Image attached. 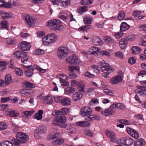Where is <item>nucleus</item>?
I'll return each instance as SVG.
<instances>
[{
    "instance_id": "58",
    "label": "nucleus",
    "mask_w": 146,
    "mask_h": 146,
    "mask_svg": "<svg viewBox=\"0 0 146 146\" xmlns=\"http://www.w3.org/2000/svg\"><path fill=\"white\" fill-rule=\"evenodd\" d=\"M54 100L57 103H61V100L62 99V97L61 96H54Z\"/></svg>"
},
{
    "instance_id": "24",
    "label": "nucleus",
    "mask_w": 146,
    "mask_h": 146,
    "mask_svg": "<svg viewBox=\"0 0 146 146\" xmlns=\"http://www.w3.org/2000/svg\"><path fill=\"white\" fill-rule=\"evenodd\" d=\"M106 134L107 136L110 138V141L112 142H114L115 141L116 138L115 133L113 132L107 131Z\"/></svg>"
},
{
    "instance_id": "13",
    "label": "nucleus",
    "mask_w": 146,
    "mask_h": 146,
    "mask_svg": "<svg viewBox=\"0 0 146 146\" xmlns=\"http://www.w3.org/2000/svg\"><path fill=\"white\" fill-rule=\"evenodd\" d=\"M123 78V76L122 75L116 76L111 79L110 82L112 84H115L121 82Z\"/></svg>"
},
{
    "instance_id": "1",
    "label": "nucleus",
    "mask_w": 146,
    "mask_h": 146,
    "mask_svg": "<svg viewBox=\"0 0 146 146\" xmlns=\"http://www.w3.org/2000/svg\"><path fill=\"white\" fill-rule=\"evenodd\" d=\"M99 64L101 66V70L103 72L102 74L103 76L106 78H109V77L108 74L112 71V68L110 67L108 64L105 63L104 61H101L99 63Z\"/></svg>"
},
{
    "instance_id": "42",
    "label": "nucleus",
    "mask_w": 146,
    "mask_h": 146,
    "mask_svg": "<svg viewBox=\"0 0 146 146\" xmlns=\"http://www.w3.org/2000/svg\"><path fill=\"white\" fill-rule=\"evenodd\" d=\"M75 90L76 89L72 87H69L65 89V91L66 94H68L70 93H73Z\"/></svg>"
},
{
    "instance_id": "47",
    "label": "nucleus",
    "mask_w": 146,
    "mask_h": 146,
    "mask_svg": "<svg viewBox=\"0 0 146 146\" xmlns=\"http://www.w3.org/2000/svg\"><path fill=\"white\" fill-rule=\"evenodd\" d=\"M93 1V0H81V3L83 5H86L89 4H92Z\"/></svg>"
},
{
    "instance_id": "36",
    "label": "nucleus",
    "mask_w": 146,
    "mask_h": 146,
    "mask_svg": "<svg viewBox=\"0 0 146 146\" xmlns=\"http://www.w3.org/2000/svg\"><path fill=\"white\" fill-rule=\"evenodd\" d=\"M132 54L134 55L138 54L140 53L141 50L139 47L137 46H133L132 48Z\"/></svg>"
},
{
    "instance_id": "16",
    "label": "nucleus",
    "mask_w": 146,
    "mask_h": 146,
    "mask_svg": "<svg viewBox=\"0 0 146 146\" xmlns=\"http://www.w3.org/2000/svg\"><path fill=\"white\" fill-rule=\"evenodd\" d=\"M24 19L27 23V24L30 26L32 27L34 25V22L33 18L29 15H26L24 17Z\"/></svg>"
},
{
    "instance_id": "8",
    "label": "nucleus",
    "mask_w": 146,
    "mask_h": 146,
    "mask_svg": "<svg viewBox=\"0 0 146 146\" xmlns=\"http://www.w3.org/2000/svg\"><path fill=\"white\" fill-rule=\"evenodd\" d=\"M71 84L72 86H74L75 85L77 86L78 91L83 93L84 92L85 85L83 83L80 82H78L75 80H72L71 81Z\"/></svg>"
},
{
    "instance_id": "15",
    "label": "nucleus",
    "mask_w": 146,
    "mask_h": 146,
    "mask_svg": "<svg viewBox=\"0 0 146 146\" xmlns=\"http://www.w3.org/2000/svg\"><path fill=\"white\" fill-rule=\"evenodd\" d=\"M136 92L141 95H146V86H140L136 89Z\"/></svg>"
},
{
    "instance_id": "33",
    "label": "nucleus",
    "mask_w": 146,
    "mask_h": 146,
    "mask_svg": "<svg viewBox=\"0 0 146 146\" xmlns=\"http://www.w3.org/2000/svg\"><path fill=\"white\" fill-rule=\"evenodd\" d=\"M18 132L17 133L16 136V138H14L11 140L13 146H18Z\"/></svg>"
},
{
    "instance_id": "55",
    "label": "nucleus",
    "mask_w": 146,
    "mask_h": 146,
    "mask_svg": "<svg viewBox=\"0 0 146 146\" xmlns=\"http://www.w3.org/2000/svg\"><path fill=\"white\" fill-rule=\"evenodd\" d=\"M90 105L94 106L96 104H98V99L96 98H94L92 99L90 103Z\"/></svg>"
},
{
    "instance_id": "28",
    "label": "nucleus",
    "mask_w": 146,
    "mask_h": 146,
    "mask_svg": "<svg viewBox=\"0 0 146 146\" xmlns=\"http://www.w3.org/2000/svg\"><path fill=\"white\" fill-rule=\"evenodd\" d=\"M12 13H11L7 12L4 11H1V16L3 19H7L11 17Z\"/></svg>"
},
{
    "instance_id": "21",
    "label": "nucleus",
    "mask_w": 146,
    "mask_h": 146,
    "mask_svg": "<svg viewBox=\"0 0 146 146\" xmlns=\"http://www.w3.org/2000/svg\"><path fill=\"white\" fill-rule=\"evenodd\" d=\"M100 49L98 48L93 46L90 49L89 51L91 52L90 53L91 54L94 55L95 56H97L98 53L100 51Z\"/></svg>"
},
{
    "instance_id": "29",
    "label": "nucleus",
    "mask_w": 146,
    "mask_h": 146,
    "mask_svg": "<svg viewBox=\"0 0 146 146\" xmlns=\"http://www.w3.org/2000/svg\"><path fill=\"white\" fill-rule=\"evenodd\" d=\"M54 120L59 123H65L66 120V118L64 116H58L54 118Z\"/></svg>"
},
{
    "instance_id": "60",
    "label": "nucleus",
    "mask_w": 146,
    "mask_h": 146,
    "mask_svg": "<svg viewBox=\"0 0 146 146\" xmlns=\"http://www.w3.org/2000/svg\"><path fill=\"white\" fill-rule=\"evenodd\" d=\"M115 55L116 56L118 57L120 59H122L124 55L121 52H117L115 53Z\"/></svg>"
},
{
    "instance_id": "63",
    "label": "nucleus",
    "mask_w": 146,
    "mask_h": 146,
    "mask_svg": "<svg viewBox=\"0 0 146 146\" xmlns=\"http://www.w3.org/2000/svg\"><path fill=\"white\" fill-rule=\"evenodd\" d=\"M92 67L93 68L94 70V71L98 74L100 72L99 70V67L97 66V65H92Z\"/></svg>"
},
{
    "instance_id": "20",
    "label": "nucleus",
    "mask_w": 146,
    "mask_h": 146,
    "mask_svg": "<svg viewBox=\"0 0 146 146\" xmlns=\"http://www.w3.org/2000/svg\"><path fill=\"white\" fill-rule=\"evenodd\" d=\"M83 92L79 91L72 95L73 100L75 101H77L80 100L83 95Z\"/></svg>"
},
{
    "instance_id": "37",
    "label": "nucleus",
    "mask_w": 146,
    "mask_h": 146,
    "mask_svg": "<svg viewBox=\"0 0 146 146\" xmlns=\"http://www.w3.org/2000/svg\"><path fill=\"white\" fill-rule=\"evenodd\" d=\"M68 129H67L68 134L69 135L74 134L75 132V129L70 124H69Z\"/></svg>"
},
{
    "instance_id": "50",
    "label": "nucleus",
    "mask_w": 146,
    "mask_h": 146,
    "mask_svg": "<svg viewBox=\"0 0 146 146\" xmlns=\"http://www.w3.org/2000/svg\"><path fill=\"white\" fill-rule=\"evenodd\" d=\"M125 13L123 11H121L119 14L118 18L119 20L123 19L125 17Z\"/></svg>"
},
{
    "instance_id": "4",
    "label": "nucleus",
    "mask_w": 146,
    "mask_h": 146,
    "mask_svg": "<svg viewBox=\"0 0 146 146\" xmlns=\"http://www.w3.org/2000/svg\"><path fill=\"white\" fill-rule=\"evenodd\" d=\"M57 37L56 35L54 33H49L45 37L42 38V40L43 43L47 42L50 43L56 41Z\"/></svg>"
},
{
    "instance_id": "38",
    "label": "nucleus",
    "mask_w": 146,
    "mask_h": 146,
    "mask_svg": "<svg viewBox=\"0 0 146 146\" xmlns=\"http://www.w3.org/2000/svg\"><path fill=\"white\" fill-rule=\"evenodd\" d=\"M64 142V141L63 139L60 138L54 141L52 143L54 145L57 146L62 144Z\"/></svg>"
},
{
    "instance_id": "53",
    "label": "nucleus",
    "mask_w": 146,
    "mask_h": 146,
    "mask_svg": "<svg viewBox=\"0 0 146 146\" xmlns=\"http://www.w3.org/2000/svg\"><path fill=\"white\" fill-rule=\"evenodd\" d=\"M81 127H87L90 126V122L86 121H82Z\"/></svg>"
},
{
    "instance_id": "57",
    "label": "nucleus",
    "mask_w": 146,
    "mask_h": 146,
    "mask_svg": "<svg viewBox=\"0 0 146 146\" xmlns=\"http://www.w3.org/2000/svg\"><path fill=\"white\" fill-rule=\"evenodd\" d=\"M2 146H13L10 142L8 141H5L2 143Z\"/></svg>"
},
{
    "instance_id": "40",
    "label": "nucleus",
    "mask_w": 146,
    "mask_h": 146,
    "mask_svg": "<svg viewBox=\"0 0 146 146\" xmlns=\"http://www.w3.org/2000/svg\"><path fill=\"white\" fill-rule=\"evenodd\" d=\"M41 99L42 100L44 101L47 100L46 103L48 104H51L53 101L52 98H50V97L48 96H43L41 98Z\"/></svg>"
},
{
    "instance_id": "59",
    "label": "nucleus",
    "mask_w": 146,
    "mask_h": 146,
    "mask_svg": "<svg viewBox=\"0 0 146 146\" xmlns=\"http://www.w3.org/2000/svg\"><path fill=\"white\" fill-rule=\"evenodd\" d=\"M8 106L7 104H2L0 105V110L4 111L8 109Z\"/></svg>"
},
{
    "instance_id": "19",
    "label": "nucleus",
    "mask_w": 146,
    "mask_h": 146,
    "mask_svg": "<svg viewBox=\"0 0 146 146\" xmlns=\"http://www.w3.org/2000/svg\"><path fill=\"white\" fill-rule=\"evenodd\" d=\"M92 42L94 45H102L103 44V42L102 40L99 37L95 36L93 37Z\"/></svg>"
},
{
    "instance_id": "2",
    "label": "nucleus",
    "mask_w": 146,
    "mask_h": 146,
    "mask_svg": "<svg viewBox=\"0 0 146 146\" xmlns=\"http://www.w3.org/2000/svg\"><path fill=\"white\" fill-rule=\"evenodd\" d=\"M47 25L50 30L57 31L61 29L62 23L59 20L54 19L49 20L48 22Z\"/></svg>"
},
{
    "instance_id": "23",
    "label": "nucleus",
    "mask_w": 146,
    "mask_h": 146,
    "mask_svg": "<svg viewBox=\"0 0 146 146\" xmlns=\"http://www.w3.org/2000/svg\"><path fill=\"white\" fill-rule=\"evenodd\" d=\"M6 113L7 116L12 117H16L18 115L17 111L12 110H9Z\"/></svg>"
},
{
    "instance_id": "7",
    "label": "nucleus",
    "mask_w": 146,
    "mask_h": 146,
    "mask_svg": "<svg viewBox=\"0 0 146 146\" xmlns=\"http://www.w3.org/2000/svg\"><path fill=\"white\" fill-rule=\"evenodd\" d=\"M29 136L26 133L19 132V143H26L29 140Z\"/></svg>"
},
{
    "instance_id": "44",
    "label": "nucleus",
    "mask_w": 146,
    "mask_h": 146,
    "mask_svg": "<svg viewBox=\"0 0 146 146\" xmlns=\"http://www.w3.org/2000/svg\"><path fill=\"white\" fill-rule=\"evenodd\" d=\"M59 17L61 19L64 20H67L69 18L68 16L66 13H60Z\"/></svg>"
},
{
    "instance_id": "51",
    "label": "nucleus",
    "mask_w": 146,
    "mask_h": 146,
    "mask_svg": "<svg viewBox=\"0 0 146 146\" xmlns=\"http://www.w3.org/2000/svg\"><path fill=\"white\" fill-rule=\"evenodd\" d=\"M115 108L113 106V104L111 105L109 108V109L110 110V115H112L114 114L115 112Z\"/></svg>"
},
{
    "instance_id": "61",
    "label": "nucleus",
    "mask_w": 146,
    "mask_h": 146,
    "mask_svg": "<svg viewBox=\"0 0 146 146\" xmlns=\"http://www.w3.org/2000/svg\"><path fill=\"white\" fill-rule=\"evenodd\" d=\"M100 54L101 56L106 55L108 56H110V53L108 52L106 50L102 51L100 52Z\"/></svg>"
},
{
    "instance_id": "48",
    "label": "nucleus",
    "mask_w": 146,
    "mask_h": 146,
    "mask_svg": "<svg viewBox=\"0 0 146 146\" xmlns=\"http://www.w3.org/2000/svg\"><path fill=\"white\" fill-rule=\"evenodd\" d=\"M92 20V19L89 17L86 16L84 17V23L86 24H90L91 21Z\"/></svg>"
},
{
    "instance_id": "26",
    "label": "nucleus",
    "mask_w": 146,
    "mask_h": 146,
    "mask_svg": "<svg viewBox=\"0 0 146 146\" xmlns=\"http://www.w3.org/2000/svg\"><path fill=\"white\" fill-rule=\"evenodd\" d=\"M60 6L62 7L67 8L70 5V0H59Z\"/></svg>"
},
{
    "instance_id": "54",
    "label": "nucleus",
    "mask_w": 146,
    "mask_h": 146,
    "mask_svg": "<svg viewBox=\"0 0 146 146\" xmlns=\"http://www.w3.org/2000/svg\"><path fill=\"white\" fill-rule=\"evenodd\" d=\"M7 43L8 44H13L15 43L16 41L10 38H7L6 39Z\"/></svg>"
},
{
    "instance_id": "52",
    "label": "nucleus",
    "mask_w": 146,
    "mask_h": 146,
    "mask_svg": "<svg viewBox=\"0 0 146 146\" xmlns=\"http://www.w3.org/2000/svg\"><path fill=\"white\" fill-rule=\"evenodd\" d=\"M92 121L96 120H99L100 119V117L98 115L93 114L91 115Z\"/></svg>"
},
{
    "instance_id": "14",
    "label": "nucleus",
    "mask_w": 146,
    "mask_h": 146,
    "mask_svg": "<svg viewBox=\"0 0 146 146\" xmlns=\"http://www.w3.org/2000/svg\"><path fill=\"white\" fill-rule=\"evenodd\" d=\"M77 60L78 57L75 54L68 56L66 59L67 63L69 64H75V63Z\"/></svg>"
},
{
    "instance_id": "25",
    "label": "nucleus",
    "mask_w": 146,
    "mask_h": 146,
    "mask_svg": "<svg viewBox=\"0 0 146 146\" xmlns=\"http://www.w3.org/2000/svg\"><path fill=\"white\" fill-rule=\"evenodd\" d=\"M71 101L70 99L68 97L62 98L61 101V104L63 106H68L70 105Z\"/></svg>"
},
{
    "instance_id": "41",
    "label": "nucleus",
    "mask_w": 146,
    "mask_h": 146,
    "mask_svg": "<svg viewBox=\"0 0 146 146\" xmlns=\"http://www.w3.org/2000/svg\"><path fill=\"white\" fill-rule=\"evenodd\" d=\"M1 3H2L0 5V7H5L6 8L11 7L12 5L11 3L9 2L5 1V0H4L3 2H1Z\"/></svg>"
},
{
    "instance_id": "6",
    "label": "nucleus",
    "mask_w": 146,
    "mask_h": 146,
    "mask_svg": "<svg viewBox=\"0 0 146 146\" xmlns=\"http://www.w3.org/2000/svg\"><path fill=\"white\" fill-rule=\"evenodd\" d=\"M68 50L66 47H59L58 48V57L60 59H63L68 54Z\"/></svg>"
},
{
    "instance_id": "62",
    "label": "nucleus",
    "mask_w": 146,
    "mask_h": 146,
    "mask_svg": "<svg viewBox=\"0 0 146 146\" xmlns=\"http://www.w3.org/2000/svg\"><path fill=\"white\" fill-rule=\"evenodd\" d=\"M110 112V109H109V108H108L104 111H102V113L105 115L108 116L110 115V113H109Z\"/></svg>"
},
{
    "instance_id": "11",
    "label": "nucleus",
    "mask_w": 146,
    "mask_h": 146,
    "mask_svg": "<svg viewBox=\"0 0 146 146\" xmlns=\"http://www.w3.org/2000/svg\"><path fill=\"white\" fill-rule=\"evenodd\" d=\"M19 54L20 55H19V60L21 59V61L23 63L26 64L29 58L27 53L21 50H19Z\"/></svg>"
},
{
    "instance_id": "43",
    "label": "nucleus",
    "mask_w": 146,
    "mask_h": 146,
    "mask_svg": "<svg viewBox=\"0 0 146 146\" xmlns=\"http://www.w3.org/2000/svg\"><path fill=\"white\" fill-rule=\"evenodd\" d=\"M1 28L2 29H5L7 30H8L9 24L7 21H2L1 23Z\"/></svg>"
},
{
    "instance_id": "35",
    "label": "nucleus",
    "mask_w": 146,
    "mask_h": 146,
    "mask_svg": "<svg viewBox=\"0 0 146 146\" xmlns=\"http://www.w3.org/2000/svg\"><path fill=\"white\" fill-rule=\"evenodd\" d=\"M145 141L142 139H139L134 143L135 146H142L145 143Z\"/></svg>"
},
{
    "instance_id": "12",
    "label": "nucleus",
    "mask_w": 146,
    "mask_h": 146,
    "mask_svg": "<svg viewBox=\"0 0 146 146\" xmlns=\"http://www.w3.org/2000/svg\"><path fill=\"white\" fill-rule=\"evenodd\" d=\"M31 47V45L29 43L25 41H22L19 44V48L23 50H28Z\"/></svg>"
},
{
    "instance_id": "64",
    "label": "nucleus",
    "mask_w": 146,
    "mask_h": 146,
    "mask_svg": "<svg viewBox=\"0 0 146 146\" xmlns=\"http://www.w3.org/2000/svg\"><path fill=\"white\" fill-rule=\"evenodd\" d=\"M136 62V60L133 57H132L130 58L128 60V62L131 64H133L135 63Z\"/></svg>"
},
{
    "instance_id": "30",
    "label": "nucleus",
    "mask_w": 146,
    "mask_h": 146,
    "mask_svg": "<svg viewBox=\"0 0 146 146\" xmlns=\"http://www.w3.org/2000/svg\"><path fill=\"white\" fill-rule=\"evenodd\" d=\"M130 26L125 22H122L120 26V30L121 32H123L128 29Z\"/></svg>"
},
{
    "instance_id": "9",
    "label": "nucleus",
    "mask_w": 146,
    "mask_h": 146,
    "mask_svg": "<svg viewBox=\"0 0 146 146\" xmlns=\"http://www.w3.org/2000/svg\"><path fill=\"white\" fill-rule=\"evenodd\" d=\"M19 92L22 96L25 97L29 96H33L34 91L32 89H23L20 90Z\"/></svg>"
},
{
    "instance_id": "32",
    "label": "nucleus",
    "mask_w": 146,
    "mask_h": 146,
    "mask_svg": "<svg viewBox=\"0 0 146 146\" xmlns=\"http://www.w3.org/2000/svg\"><path fill=\"white\" fill-rule=\"evenodd\" d=\"M113 106L115 108L121 110H124L125 109V106L121 103H115L113 104Z\"/></svg>"
},
{
    "instance_id": "34",
    "label": "nucleus",
    "mask_w": 146,
    "mask_h": 146,
    "mask_svg": "<svg viewBox=\"0 0 146 146\" xmlns=\"http://www.w3.org/2000/svg\"><path fill=\"white\" fill-rule=\"evenodd\" d=\"M12 81V80L11 75L9 74H6L5 76V82H4L5 84L8 85L11 83Z\"/></svg>"
},
{
    "instance_id": "39",
    "label": "nucleus",
    "mask_w": 146,
    "mask_h": 146,
    "mask_svg": "<svg viewBox=\"0 0 146 146\" xmlns=\"http://www.w3.org/2000/svg\"><path fill=\"white\" fill-rule=\"evenodd\" d=\"M35 129L36 130V131H38L39 132L42 134L45 133L46 130V127L43 125H41L37 127Z\"/></svg>"
},
{
    "instance_id": "10",
    "label": "nucleus",
    "mask_w": 146,
    "mask_h": 146,
    "mask_svg": "<svg viewBox=\"0 0 146 146\" xmlns=\"http://www.w3.org/2000/svg\"><path fill=\"white\" fill-rule=\"evenodd\" d=\"M80 111L81 114L83 117L90 115L92 112L91 108L88 106H85L82 107Z\"/></svg>"
},
{
    "instance_id": "27",
    "label": "nucleus",
    "mask_w": 146,
    "mask_h": 146,
    "mask_svg": "<svg viewBox=\"0 0 146 146\" xmlns=\"http://www.w3.org/2000/svg\"><path fill=\"white\" fill-rule=\"evenodd\" d=\"M23 86L25 88H33L35 87L34 84L27 81L24 82L22 83Z\"/></svg>"
},
{
    "instance_id": "45",
    "label": "nucleus",
    "mask_w": 146,
    "mask_h": 146,
    "mask_svg": "<svg viewBox=\"0 0 146 146\" xmlns=\"http://www.w3.org/2000/svg\"><path fill=\"white\" fill-rule=\"evenodd\" d=\"M104 40L105 42L107 43H113L114 42V40L112 38L107 36H104Z\"/></svg>"
},
{
    "instance_id": "3",
    "label": "nucleus",
    "mask_w": 146,
    "mask_h": 146,
    "mask_svg": "<svg viewBox=\"0 0 146 146\" xmlns=\"http://www.w3.org/2000/svg\"><path fill=\"white\" fill-rule=\"evenodd\" d=\"M34 68L37 69L42 73H44L46 71V69H43L37 65H35L33 67V66L25 71V74L27 77H30L32 76L33 74V72L34 70Z\"/></svg>"
},
{
    "instance_id": "56",
    "label": "nucleus",
    "mask_w": 146,
    "mask_h": 146,
    "mask_svg": "<svg viewBox=\"0 0 146 146\" xmlns=\"http://www.w3.org/2000/svg\"><path fill=\"white\" fill-rule=\"evenodd\" d=\"M35 54L37 55H40L43 54L44 52L41 49H38L35 51Z\"/></svg>"
},
{
    "instance_id": "22",
    "label": "nucleus",
    "mask_w": 146,
    "mask_h": 146,
    "mask_svg": "<svg viewBox=\"0 0 146 146\" xmlns=\"http://www.w3.org/2000/svg\"><path fill=\"white\" fill-rule=\"evenodd\" d=\"M128 40L127 38H122L120 40L119 45L122 49H124L127 45Z\"/></svg>"
},
{
    "instance_id": "17",
    "label": "nucleus",
    "mask_w": 146,
    "mask_h": 146,
    "mask_svg": "<svg viewBox=\"0 0 146 146\" xmlns=\"http://www.w3.org/2000/svg\"><path fill=\"white\" fill-rule=\"evenodd\" d=\"M60 76H62V77H60V82L61 83V85L63 86H66L69 85V83L66 81L64 78L67 79V76L64 74H61L60 75Z\"/></svg>"
},
{
    "instance_id": "5",
    "label": "nucleus",
    "mask_w": 146,
    "mask_h": 146,
    "mask_svg": "<svg viewBox=\"0 0 146 146\" xmlns=\"http://www.w3.org/2000/svg\"><path fill=\"white\" fill-rule=\"evenodd\" d=\"M68 68L70 70L69 73V77L70 79H73L77 77V73L79 72V68L77 66H69Z\"/></svg>"
},
{
    "instance_id": "46",
    "label": "nucleus",
    "mask_w": 146,
    "mask_h": 146,
    "mask_svg": "<svg viewBox=\"0 0 146 146\" xmlns=\"http://www.w3.org/2000/svg\"><path fill=\"white\" fill-rule=\"evenodd\" d=\"M35 112V110H31L30 111H26L23 113V115L24 117H30Z\"/></svg>"
},
{
    "instance_id": "31",
    "label": "nucleus",
    "mask_w": 146,
    "mask_h": 146,
    "mask_svg": "<svg viewBox=\"0 0 146 146\" xmlns=\"http://www.w3.org/2000/svg\"><path fill=\"white\" fill-rule=\"evenodd\" d=\"M43 111L42 110H39L38 113H36L34 116V118L39 120L42 119V114Z\"/></svg>"
},
{
    "instance_id": "49",
    "label": "nucleus",
    "mask_w": 146,
    "mask_h": 146,
    "mask_svg": "<svg viewBox=\"0 0 146 146\" xmlns=\"http://www.w3.org/2000/svg\"><path fill=\"white\" fill-rule=\"evenodd\" d=\"M7 127L6 123L3 122H0V130H3L6 129Z\"/></svg>"
},
{
    "instance_id": "18",
    "label": "nucleus",
    "mask_w": 146,
    "mask_h": 146,
    "mask_svg": "<svg viewBox=\"0 0 146 146\" xmlns=\"http://www.w3.org/2000/svg\"><path fill=\"white\" fill-rule=\"evenodd\" d=\"M120 141L122 144L126 145H130L133 142V139L129 137H127L125 139H122Z\"/></svg>"
}]
</instances>
